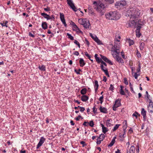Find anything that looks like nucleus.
Listing matches in <instances>:
<instances>
[{"label": "nucleus", "mask_w": 153, "mask_h": 153, "mask_svg": "<svg viewBox=\"0 0 153 153\" xmlns=\"http://www.w3.org/2000/svg\"><path fill=\"white\" fill-rule=\"evenodd\" d=\"M127 14L131 18L135 19L138 18L141 13L140 11L136 7L131 6L129 10L127 11Z\"/></svg>", "instance_id": "f257e3e1"}, {"label": "nucleus", "mask_w": 153, "mask_h": 153, "mask_svg": "<svg viewBox=\"0 0 153 153\" xmlns=\"http://www.w3.org/2000/svg\"><path fill=\"white\" fill-rule=\"evenodd\" d=\"M93 4L96 6L94 7V9H96L101 15H103L105 11V5L102 3L99 4L96 1H94Z\"/></svg>", "instance_id": "f03ea898"}, {"label": "nucleus", "mask_w": 153, "mask_h": 153, "mask_svg": "<svg viewBox=\"0 0 153 153\" xmlns=\"http://www.w3.org/2000/svg\"><path fill=\"white\" fill-rule=\"evenodd\" d=\"M106 19L109 20H117L120 18L119 14L116 11H111L105 15Z\"/></svg>", "instance_id": "7ed1b4c3"}, {"label": "nucleus", "mask_w": 153, "mask_h": 153, "mask_svg": "<svg viewBox=\"0 0 153 153\" xmlns=\"http://www.w3.org/2000/svg\"><path fill=\"white\" fill-rule=\"evenodd\" d=\"M111 45L112 46L111 50L112 53L119 54L120 53V50L121 48L120 43H117L114 42V46L112 44H111Z\"/></svg>", "instance_id": "20e7f679"}, {"label": "nucleus", "mask_w": 153, "mask_h": 153, "mask_svg": "<svg viewBox=\"0 0 153 153\" xmlns=\"http://www.w3.org/2000/svg\"><path fill=\"white\" fill-rule=\"evenodd\" d=\"M79 23L82 25L85 28H89L90 25L89 20L87 19H79L78 20Z\"/></svg>", "instance_id": "39448f33"}, {"label": "nucleus", "mask_w": 153, "mask_h": 153, "mask_svg": "<svg viewBox=\"0 0 153 153\" xmlns=\"http://www.w3.org/2000/svg\"><path fill=\"white\" fill-rule=\"evenodd\" d=\"M119 54L116 53H112L113 56L116 60L119 63H123L124 61L121 57L119 56Z\"/></svg>", "instance_id": "423d86ee"}, {"label": "nucleus", "mask_w": 153, "mask_h": 153, "mask_svg": "<svg viewBox=\"0 0 153 153\" xmlns=\"http://www.w3.org/2000/svg\"><path fill=\"white\" fill-rule=\"evenodd\" d=\"M68 4L70 7L75 12L77 11L76 8L74 6L72 0H67Z\"/></svg>", "instance_id": "0eeeda50"}, {"label": "nucleus", "mask_w": 153, "mask_h": 153, "mask_svg": "<svg viewBox=\"0 0 153 153\" xmlns=\"http://www.w3.org/2000/svg\"><path fill=\"white\" fill-rule=\"evenodd\" d=\"M149 102V104L148 106V111L149 112H153V102H152V101L151 99L149 100V101H148Z\"/></svg>", "instance_id": "6e6552de"}, {"label": "nucleus", "mask_w": 153, "mask_h": 153, "mask_svg": "<svg viewBox=\"0 0 153 153\" xmlns=\"http://www.w3.org/2000/svg\"><path fill=\"white\" fill-rule=\"evenodd\" d=\"M45 140V138L43 137H42L40 139L39 141L37 146L36 149H38L44 143Z\"/></svg>", "instance_id": "1a4fd4ad"}, {"label": "nucleus", "mask_w": 153, "mask_h": 153, "mask_svg": "<svg viewBox=\"0 0 153 153\" xmlns=\"http://www.w3.org/2000/svg\"><path fill=\"white\" fill-rule=\"evenodd\" d=\"M135 25V22L134 20H130L126 24V26L127 27H131Z\"/></svg>", "instance_id": "9d476101"}, {"label": "nucleus", "mask_w": 153, "mask_h": 153, "mask_svg": "<svg viewBox=\"0 0 153 153\" xmlns=\"http://www.w3.org/2000/svg\"><path fill=\"white\" fill-rule=\"evenodd\" d=\"M101 58L103 59L105 62L108 63L110 65H113L112 62L108 59L106 57L103 56L102 55H100Z\"/></svg>", "instance_id": "9b49d317"}, {"label": "nucleus", "mask_w": 153, "mask_h": 153, "mask_svg": "<svg viewBox=\"0 0 153 153\" xmlns=\"http://www.w3.org/2000/svg\"><path fill=\"white\" fill-rule=\"evenodd\" d=\"M60 18L62 23L64 25V26L66 27L67 25L66 24L65 20L64 17V15L63 13H60Z\"/></svg>", "instance_id": "f8f14e48"}, {"label": "nucleus", "mask_w": 153, "mask_h": 153, "mask_svg": "<svg viewBox=\"0 0 153 153\" xmlns=\"http://www.w3.org/2000/svg\"><path fill=\"white\" fill-rule=\"evenodd\" d=\"M129 151H128V149L127 150V153H134L135 151V147L132 146H131Z\"/></svg>", "instance_id": "ddd939ff"}, {"label": "nucleus", "mask_w": 153, "mask_h": 153, "mask_svg": "<svg viewBox=\"0 0 153 153\" xmlns=\"http://www.w3.org/2000/svg\"><path fill=\"white\" fill-rule=\"evenodd\" d=\"M100 124L101 126L102 127V132L104 134H105V133L108 131V130L106 127H105L104 125L102 123H100Z\"/></svg>", "instance_id": "4468645a"}, {"label": "nucleus", "mask_w": 153, "mask_h": 153, "mask_svg": "<svg viewBox=\"0 0 153 153\" xmlns=\"http://www.w3.org/2000/svg\"><path fill=\"white\" fill-rule=\"evenodd\" d=\"M141 114L143 115L144 120H145L146 117V111L143 108H142Z\"/></svg>", "instance_id": "2eb2a0df"}, {"label": "nucleus", "mask_w": 153, "mask_h": 153, "mask_svg": "<svg viewBox=\"0 0 153 153\" xmlns=\"http://www.w3.org/2000/svg\"><path fill=\"white\" fill-rule=\"evenodd\" d=\"M126 41L129 43V45L130 46L133 45L134 43V40H131L129 38L126 39Z\"/></svg>", "instance_id": "dca6fc26"}, {"label": "nucleus", "mask_w": 153, "mask_h": 153, "mask_svg": "<svg viewBox=\"0 0 153 153\" xmlns=\"http://www.w3.org/2000/svg\"><path fill=\"white\" fill-rule=\"evenodd\" d=\"M80 66L81 67H83L85 64L84 60L82 58H80L79 61Z\"/></svg>", "instance_id": "f3484780"}, {"label": "nucleus", "mask_w": 153, "mask_h": 153, "mask_svg": "<svg viewBox=\"0 0 153 153\" xmlns=\"http://www.w3.org/2000/svg\"><path fill=\"white\" fill-rule=\"evenodd\" d=\"M42 27L44 30L48 28L47 24L46 22H42Z\"/></svg>", "instance_id": "a211bd4d"}, {"label": "nucleus", "mask_w": 153, "mask_h": 153, "mask_svg": "<svg viewBox=\"0 0 153 153\" xmlns=\"http://www.w3.org/2000/svg\"><path fill=\"white\" fill-rule=\"evenodd\" d=\"M88 99V97L87 96L85 95H83L81 97V100L83 102H86Z\"/></svg>", "instance_id": "6ab92c4d"}, {"label": "nucleus", "mask_w": 153, "mask_h": 153, "mask_svg": "<svg viewBox=\"0 0 153 153\" xmlns=\"http://www.w3.org/2000/svg\"><path fill=\"white\" fill-rule=\"evenodd\" d=\"M112 121L111 119H108L106 121V125L108 127H110L111 125V122Z\"/></svg>", "instance_id": "aec40b11"}, {"label": "nucleus", "mask_w": 153, "mask_h": 153, "mask_svg": "<svg viewBox=\"0 0 153 153\" xmlns=\"http://www.w3.org/2000/svg\"><path fill=\"white\" fill-rule=\"evenodd\" d=\"M120 100H116L115 101L114 105L116 106L117 107H118L121 105Z\"/></svg>", "instance_id": "412c9836"}, {"label": "nucleus", "mask_w": 153, "mask_h": 153, "mask_svg": "<svg viewBox=\"0 0 153 153\" xmlns=\"http://www.w3.org/2000/svg\"><path fill=\"white\" fill-rule=\"evenodd\" d=\"M100 110L101 112L105 113H106L107 112L106 108L105 107H102V106L100 107Z\"/></svg>", "instance_id": "4be33fe9"}, {"label": "nucleus", "mask_w": 153, "mask_h": 153, "mask_svg": "<svg viewBox=\"0 0 153 153\" xmlns=\"http://www.w3.org/2000/svg\"><path fill=\"white\" fill-rule=\"evenodd\" d=\"M94 87L95 91H97L98 90L99 87L98 82L97 80L95 81L94 83Z\"/></svg>", "instance_id": "5701e85b"}, {"label": "nucleus", "mask_w": 153, "mask_h": 153, "mask_svg": "<svg viewBox=\"0 0 153 153\" xmlns=\"http://www.w3.org/2000/svg\"><path fill=\"white\" fill-rule=\"evenodd\" d=\"M97 56L98 55L97 54H96L94 55V57L95 59H96V61L98 63H99L101 62L102 59L101 58H100L99 57H97Z\"/></svg>", "instance_id": "b1692460"}, {"label": "nucleus", "mask_w": 153, "mask_h": 153, "mask_svg": "<svg viewBox=\"0 0 153 153\" xmlns=\"http://www.w3.org/2000/svg\"><path fill=\"white\" fill-rule=\"evenodd\" d=\"M120 39V36L118 34L116 33L115 36V41L119 42Z\"/></svg>", "instance_id": "393cba45"}, {"label": "nucleus", "mask_w": 153, "mask_h": 153, "mask_svg": "<svg viewBox=\"0 0 153 153\" xmlns=\"http://www.w3.org/2000/svg\"><path fill=\"white\" fill-rule=\"evenodd\" d=\"M94 41L96 42L98 45L102 44V42L97 37H96L95 38Z\"/></svg>", "instance_id": "a878e982"}, {"label": "nucleus", "mask_w": 153, "mask_h": 153, "mask_svg": "<svg viewBox=\"0 0 153 153\" xmlns=\"http://www.w3.org/2000/svg\"><path fill=\"white\" fill-rule=\"evenodd\" d=\"M140 48L141 50H143L144 48V42H140Z\"/></svg>", "instance_id": "bb28decb"}, {"label": "nucleus", "mask_w": 153, "mask_h": 153, "mask_svg": "<svg viewBox=\"0 0 153 153\" xmlns=\"http://www.w3.org/2000/svg\"><path fill=\"white\" fill-rule=\"evenodd\" d=\"M105 69H103V68H102V70L104 72L105 75L107 76H108L109 77V75L108 73V70L106 69V68H105Z\"/></svg>", "instance_id": "cd10ccee"}, {"label": "nucleus", "mask_w": 153, "mask_h": 153, "mask_svg": "<svg viewBox=\"0 0 153 153\" xmlns=\"http://www.w3.org/2000/svg\"><path fill=\"white\" fill-rule=\"evenodd\" d=\"M71 25L73 26V30H74L75 31V30L77 29V28H78L77 26L75 24V23L74 22H72Z\"/></svg>", "instance_id": "c85d7f7f"}, {"label": "nucleus", "mask_w": 153, "mask_h": 153, "mask_svg": "<svg viewBox=\"0 0 153 153\" xmlns=\"http://www.w3.org/2000/svg\"><path fill=\"white\" fill-rule=\"evenodd\" d=\"M120 6H123L126 5V2L125 1H122L120 2Z\"/></svg>", "instance_id": "c756f323"}, {"label": "nucleus", "mask_w": 153, "mask_h": 153, "mask_svg": "<svg viewBox=\"0 0 153 153\" xmlns=\"http://www.w3.org/2000/svg\"><path fill=\"white\" fill-rule=\"evenodd\" d=\"M87 90L86 88H83L81 90L80 93L81 94L84 95L86 93Z\"/></svg>", "instance_id": "7c9ffc66"}, {"label": "nucleus", "mask_w": 153, "mask_h": 153, "mask_svg": "<svg viewBox=\"0 0 153 153\" xmlns=\"http://www.w3.org/2000/svg\"><path fill=\"white\" fill-rule=\"evenodd\" d=\"M91 8L90 7H88V9L89 10V14H91L92 15H94L95 14L94 13V11L93 9L91 8V9H90V8Z\"/></svg>", "instance_id": "2f4dec72"}, {"label": "nucleus", "mask_w": 153, "mask_h": 153, "mask_svg": "<svg viewBox=\"0 0 153 153\" xmlns=\"http://www.w3.org/2000/svg\"><path fill=\"white\" fill-rule=\"evenodd\" d=\"M124 134H123V135H120L119 136V139L120 141H123L124 140V138L125 136H124Z\"/></svg>", "instance_id": "473e14b6"}, {"label": "nucleus", "mask_w": 153, "mask_h": 153, "mask_svg": "<svg viewBox=\"0 0 153 153\" xmlns=\"http://www.w3.org/2000/svg\"><path fill=\"white\" fill-rule=\"evenodd\" d=\"M120 126V124H116L114 127V128L113 129V131H115L118 128L119 126Z\"/></svg>", "instance_id": "72a5a7b5"}, {"label": "nucleus", "mask_w": 153, "mask_h": 153, "mask_svg": "<svg viewBox=\"0 0 153 153\" xmlns=\"http://www.w3.org/2000/svg\"><path fill=\"white\" fill-rule=\"evenodd\" d=\"M67 35L68 36V38L71 40H72L74 39V37L71 34H70L69 33H67Z\"/></svg>", "instance_id": "f704fd0d"}, {"label": "nucleus", "mask_w": 153, "mask_h": 153, "mask_svg": "<svg viewBox=\"0 0 153 153\" xmlns=\"http://www.w3.org/2000/svg\"><path fill=\"white\" fill-rule=\"evenodd\" d=\"M141 27L140 26H138L137 27V29L136 30V33H139V32H140V30Z\"/></svg>", "instance_id": "c9c22d12"}, {"label": "nucleus", "mask_w": 153, "mask_h": 153, "mask_svg": "<svg viewBox=\"0 0 153 153\" xmlns=\"http://www.w3.org/2000/svg\"><path fill=\"white\" fill-rule=\"evenodd\" d=\"M41 15L42 16H43L46 19V17H49V15H48L47 13H41Z\"/></svg>", "instance_id": "e433bc0d"}, {"label": "nucleus", "mask_w": 153, "mask_h": 153, "mask_svg": "<svg viewBox=\"0 0 153 153\" xmlns=\"http://www.w3.org/2000/svg\"><path fill=\"white\" fill-rule=\"evenodd\" d=\"M105 135L104 134H101L100 135L99 137H98V138L100 139H101V140H103V139L104 138Z\"/></svg>", "instance_id": "4c0bfd02"}, {"label": "nucleus", "mask_w": 153, "mask_h": 153, "mask_svg": "<svg viewBox=\"0 0 153 153\" xmlns=\"http://www.w3.org/2000/svg\"><path fill=\"white\" fill-rule=\"evenodd\" d=\"M89 125L91 127H93L94 125V122L93 120L90 121Z\"/></svg>", "instance_id": "58836bf2"}, {"label": "nucleus", "mask_w": 153, "mask_h": 153, "mask_svg": "<svg viewBox=\"0 0 153 153\" xmlns=\"http://www.w3.org/2000/svg\"><path fill=\"white\" fill-rule=\"evenodd\" d=\"M138 72H137V71H136V72H135L134 73V76L135 79H137L138 76L140 75L139 74V73L138 74Z\"/></svg>", "instance_id": "ea45409f"}, {"label": "nucleus", "mask_w": 153, "mask_h": 153, "mask_svg": "<svg viewBox=\"0 0 153 153\" xmlns=\"http://www.w3.org/2000/svg\"><path fill=\"white\" fill-rule=\"evenodd\" d=\"M137 114H138L139 116H140V114H138V113L137 111H135V113L132 114V116L133 117H135L136 118H137Z\"/></svg>", "instance_id": "a19ab883"}, {"label": "nucleus", "mask_w": 153, "mask_h": 153, "mask_svg": "<svg viewBox=\"0 0 153 153\" xmlns=\"http://www.w3.org/2000/svg\"><path fill=\"white\" fill-rule=\"evenodd\" d=\"M39 68L41 71H45V66L43 65H42L41 67L39 66Z\"/></svg>", "instance_id": "79ce46f5"}, {"label": "nucleus", "mask_w": 153, "mask_h": 153, "mask_svg": "<svg viewBox=\"0 0 153 153\" xmlns=\"http://www.w3.org/2000/svg\"><path fill=\"white\" fill-rule=\"evenodd\" d=\"M46 19L47 20L52 19H54L53 16L52 15L51 16H49V17H46Z\"/></svg>", "instance_id": "37998d69"}, {"label": "nucleus", "mask_w": 153, "mask_h": 153, "mask_svg": "<svg viewBox=\"0 0 153 153\" xmlns=\"http://www.w3.org/2000/svg\"><path fill=\"white\" fill-rule=\"evenodd\" d=\"M89 123L88 122L85 121L82 124V125L85 126H88L89 125Z\"/></svg>", "instance_id": "c03bdc74"}, {"label": "nucleus", "mask_w": 153, "mask_h": 153, "mask_svg": "<svg viewBox=\"0 0 153 153\" xmlns=\"http://www.w3.org/2000/svg\"><path fill=\"white\" fill-rule=\"evenodd\" d=\"M74 43L77 45L79 48H80V45L79 43L76 40H75L74 42Z\"/></svg>", "instance_id": "a18cd8bd"}, {"label": "nucleus", "mask_w": 153, "mask_h": 153, "mask_svg": "<svg viewBox=\"0 0 153 153\" xmlns=\"http://www.w3.org/2000/svg\"><path fill=\"white\" fill-rule=\"evenodd\" d=\"M120 2H116L115 4V6L116 8H118V6H120Z\"/></svg>", "instance_id": "49530a36"}, {"label": "nucleus", "mask_w": 153, "mask_h": 153, "mask_svg": "<svg viewBox=\"0 0 153 153\" xmlns=\"http://www.w3.org/2000/svg\"><path fill=\"white\" fill-rule=\"evenodd\" d=\"M120 94L122 95H125V93L123 89H121L120 91Z\"/></svg>", "instance_id": "de8ad7c7"}, {"label": "nucleus", "mask_w": 153, "mask_h": 153, "mask_svg": "<svg viewBox=\"0 0 153 153\" xmlns=\"http://www.w3.org/2000/svg\"><path fill=\"white\" fill-rule=\"evenodd\" d=\"M85 55L88 57L89 59H90L91 58V55H89L87 52H85Z\"/></svg>", "instance_id": "09e8293b"}, {"label": "nucleus", "mask_w": 153, "mask_h": 153, "mask_svg": "<svg viewBox=\"0 0 153 153\" xmlns=\"http://www.w3.org/2000/svg\"><path fill=\"white\" fill-rule=\"evenodd\" d=\"M141 69V66L140 65V63L138 65V69H137L136 70V71L137 72H139L140 71Z\"/></svg>", "instance_id": "8fccbe9b"}, {"label": "nucleus", "mask_w": 153, "mask_h": 153, "mask_svg": "<svg viewBox=\"0 0 153 153\" xmlns=\"http://www.w3.org/2000/svg\"><path fill=\"white\" fill-rule=\"evenodd\" d=\"M75 31L77 33H82V31L80 30V29L78 27L77 28V29L75 30Z\"/></svg>", "instance_id": "3c124183"}, {"label": "nucleus", "mask_w": 153, "mask_h": 153, "mask_svg": "<svg viewBox=\"0 0 153 153\" xmlns=\"http://www.w3.org/2000/svg\"><path fill=\"white\" fill-rule=\"evenodd\" d=\"M103 95H102L101 97H100L99 98V100L100 101V103L101 104H102L103 102Z\"/></svg>", "instance_id": "603ef678"}, {"label": "nucleus", "mask_w": 153, "mask_h": 153, "mask_svg": "<svg viewBox=\"0 0 153 153\" xmlns=\"http://www.w3.org/2000/svg\"><path fill=\"white\" fill-rule=\"evenodd\" d=\"M114 87L113 86V85L112 84H111L110 87L109 88V90L110 91H113V90L114 89Z\"/></svg>", "instance_id": "864d4df0"}, {"label": "nucleus", "mask_w": 153, "mask_h": 153, "mask_svg": "<svg viewBox=\"0 0 153 153\" xmlns=\"http://www.w3.org/2000/svg\"><path fill=\"white\" fill-rule=\"evenodd\" d=\"M125 124L124 125L123 128V129H126L127 127V121L125 120Z\"/></svg>", "instance_id": "5fc2aeb1"}, {"label": "nucleus", "mask_w": 153, "mask_h": 153, "mask_svg": "<svg viewBox=\"0 0 153 153\" xmlns=\"http://www.w3.org/2000/svg\"><path fill=\"white\" fill-rule=\"evenodd\" d=\"M44 10L46 11H50V8L49 7H47V8H45L44 9Z\"/></svg>", "instance_id": "6e6d98bb"}, {"label": "nucleus", "mask_w": 153, "mask_h": 153, "mask_svg": "<svg viewBox=\"0 0 153 153\" xmlns=\"http://www.w3.org/2000/svg\"><path fill=\"white\" fill-rule=\"evenodd\" d=\"M146 94L147 98L148 99L147 101H149V100L150 99H149V98L150 95L148 93V92L147 91H146Z\"/></svg>", "instance_id": "4d7b16f0"}, {"label": "nucleus", "mask_w": 153, "mask_h": 153, "mask_svg": "<svg viewBox=\"0 0 153 153\" xmlns=\"http://www.w3.org/2000/svg\"><path fill=\"white\" fill-rule=\"evenodd\" d=\"M90 36L94 40L96 37H97V36L95 35H93L91 33H90Z\"/></svg>", "instance_id": "13d9d810"}, {"label": "nucleus", "mask_w": 153, "mask_h": 153, "mask_svg": "<svg viewBox=\"0 0 153 153\" xmlns=\"http://www.w3.org/2000/svg\"><path fill=\"white\" fill-rule=\"evenodd\" d=\"M80 143L82 145V146L84 147L85 146H86V144H85V141H82L80 142Z\"/></svg>", "instance_id": "bf43d9fd"}, {"label": "nucleus", "mask_w": 153, "mask_h": 153, "mask_svg": "<svg viewBox=\"0 0 153 153\" xmlns=\"http://www.w3.org/2000/svg\"><path fill=\"white\" fill-rule=\"evenodd\" d=\"M131 70L132 74H133L134 73V71L135 70V68L133 67H131Z\"/></svg>", "instance_id": "052dcab7"}, {"label": "nucleus", "mask_w": 153, "mask_h": 153, "mask_svg": "<svg viewBox=\"0 0 153 153\" xmlns=\"http://www.w3.org/2000/svg\"><path fill=\"white\" fill-rule=\"evenodd\" d=\"M136 54L137 55V56L138 58H140V57H141V54H140V53L139 52L137 51V53Z\"/></svg>", "instance_id": "680f3d73"}, {"label": "nucleus", "mask_w": 153, "mask_h": 153, "mask_svg": "<svg viewBox=\"0 0 153 153\" xmlns=\"http://www.w3.org/2000/svg\"><path fill=\"white\" fill-rule=\"evenodd\" d=\"M123 80L124 81V83H125V84L126 85H128V82L126 79V78H124Z\"/></svg>", "instance_id": "e2e57ef3"}, {"label": "nucleus", "mask_w": 153, "mask_h": 153, "mask_svg": "<svg viewBox=\"0 0 153 153\" xmlns=\"http://www.w3.org/2000/svg\"><path fill=\"white\" fill-rule=\"evenodd\" d=\"M100 62L102 64L101 65H103L105 67H106L107 66V64H106V63L104 62V61H102V60Z\"/></svg>", "instance_id": "0e129e2a"}, {"label": "nucleus", "mask_w": 153, "mask_h": 153, "mask_svg": "<svg viewBox=\"0 0 153 153\" xmlns=\"http://www.w3.org/2000/svg\"><path fill=\"white\" fill-rule=\"evenodd\" d=\"M85 110V108L83 107H80V111L81 112H83Z\"/></svg>", "instance_id": "69168bd1"}, {"label": "nucleus", "mask_w": 153, "mask_h": 153, "mask_svg": "<svg viewBox=\"0 0 153 153\" xmlns=\"http://www.w3.org/2000/svg\"><path fill=\"white\" fill-rule=\"evenodd\" d=\"M136 33V35L137 37L139 38L140 37L141 34L140 33V32H139V33Z\"/></svg>", "instance_id": "338daca9"}, {"label": "nucleus", "mask_w": 153, "mask_h": 153, "mask_svg": "<svg viewBox=\"0 0 153 153\" xmlns=\"http://www.w3.org/2000/svg\"><path fill=\"white\" fill-rule=\"evenodd\" d=\"M29 36L33 38H34L35 37V36L31 32H29Z\"/></svg>", "instance_id": "774afa93"}]
</instances>
